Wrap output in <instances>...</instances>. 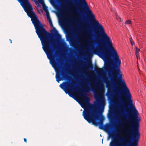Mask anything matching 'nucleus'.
I'll list each match as a JSON object with an SVG mask.
<instances>
[{"label":"nucleus","instance_id":"10","mask_svg":"<svg viewBox=\"0 0 146 146\" xmlns=\"http://www.w3.org/2000/svg\"><path fill=\"white\" fill-rule=\"evenodd\" d=\"M56 81L58 83L60 81L63 80L62 79V77H60V75L59 74H56Z\"/></svg>","mask_w":146,"mask_h":146},{"label":"nucleus","instance_id":"7","mask_svg":"<svg viewBox=\"0 0 146 146\" xmlns=\"http://www.w3.org/2000/svg\"><path fill=\"white\" fill-rule=\"evenodd\" d=\"M38 1L42 5V9L46 13H48L49 12L48 9V7L45 5L43 0H38Z\"/></svg>","mask_w":146,"mask_h":146},{"label":"nucleus","instance_id":"13","mask_svg":"<svg viewBox=\"0 0 146 146\" xmlns=\"http://www.w3.org/2000/svg\"><path fill=\"white\" fill-rule=\"evenodd\" d=\"M85 91L86 92H89L90 91L89 87L88 86L86 87L85 88Z\"/></svg>","mask_w":146,"mask_h":146},{"label":"nucleus","instance_id":"6","mask_svg":"<svg viewBox=\"0 0 146 146\" xmlns=\"http://www.w3.org/2000/svg\"><path fill=\"white\" fill-rule=\"evenodd\" d=\"M70 8L72 10V11H73V13L75 15V17L76 18H77L79 14L76 12V9L75 8V6L74 4H72L70 7Z\"/></svg>","mask_w":146,"mask_h":146},{"label":"nucleus","instance_id":"18","mask_svg":"<svg viewBox=\"0 0 146 146\" xmlns=\"http://www.w3.org/2000/svg\"><path fill=\"white\" fill-rule=\"evenodd\" d=\"M130 42H131V44H132V45H133V44H134V43H133V42H132V39H130Z\"/></svg>","mask_w":146,"mask_h":146},{"label":"nucleus","instance_id":"19","mask_svg":"<svg viewBox=\"0 0 146 146\" xmlns=\"http://www.w3.org/2000/svg\"><path fill=\"white\" fill-rule=\"evenodd\" d=\"M91 54V53L90 52H86V54L88 56H89L90 55V54Z\"/></svg>","mask_w":146,"mask_h":146},{"label":"nucleus","instance_id":"8","mask_svg":"<svg viewBox=\"0 0 146 146\" xmlns=\"http://www.w3.org/2000/svg\"><path fill=\"white\" fill-rule=\"evenodd\" d=\"M110 146H121V145L118 142L116 141L115 140H114L110 142Z\"/></svg>","mask_w":146,"mask_h":146},{"label":"nucleus","instance_id":"14","mask_svg":"<svg viewBox=\"0 0 146 146\" xmlns=\"http://www.w3.org/2000/svg\"><path fill=\"white\" fill-rule=\"evenodd\" d=\"M116 17L117 20L118 21L120 22L121 21V19L120 17L117 14H116Z\"/></svg>","mask_w":146,"mask_h":146},{"label":"nucleus","instance_id":"9","mask_svg":"<svg viewBox=\"0 0 146 146\" xmlns=\"http://www.w3.org/2000/svg\"><path fill=\"white\" fill-rule=\"evenodd\" d=\"M46 14L47 20L49 23L50 26L51 27H53V25L52 22V21L49 15V13H46Z\"/></svg>","mask_w":146,"mask_h":146},{"label":"nucleus","instance_id":"26","mask_svg":"<svg viewBox=\"0 0 146 146\" xmlns=\"http://www.w3.org/2000/svg\"><path fill=\"white\" fill-rule=\"evenodd\" d=\"M65 77H65V76H63V78H65Z\"/></svg>","mask_w":146,"mask_h":146},{"label":"nucleus","instance_id":"1","mask_svg":"<svg viewBox=\"0 0 146 146\" xmlns=\"http://www.w3.org/2000/svg\"><path fill=\"white\" fill-rule=\"evenodd\" d=\"M28 15L31 18V20L36 29V32L40 39H50V35L44 29L43 26L39 20L38 17L33 11L32 5L29 3V0H19Z\"/></svg>","mask_w":146,"mask_h":146},{"label":"nucleus","instance_id":"3","mask_svg":"<svg viewBox=\"0 0 146 146\" xmlns=\"http://www.w3.org/2000/svg\"><path fill=\"white\" fill-rule=\"evenodd\" d=\"M78 93L82 97V98L80 100V102L82 107L84 109L82 114L84 118L89 123L92 122L95 125H102L103 123L102 121H96V119H97V113L92 110L94 105L90 104V98L87 96L85 93L82 94L79 92Z\"/></svg>","mask_w":146,"mask_h":146},{"label":"nucleus","instance_id":"15","mask_svg":"<svg viewBox=\"0 0 146 146\" xmlns=\"http://www.w3.org/2000/svg\"><path fill=\"white\" fill-rule=\"evenodd\" d=\"M125 24H131V21L130 20H127L125 22Z\"/></svg>","mask_w":146,"mask_h":146},{"label":"nucleus","instance_id":"23","mask_svg":"<svg viewBox=\"0 0 146 146\" xmlns=\"http://www.w3.org/2000/svg\"><path fill=\"white\" fill-rule=\"evenodd\" d=\"M10 40V41L11 42V43H12V42L11 40V39H10V40Z\"/></svg>","mask_w":146,"mask_h":146},{"label":"nucleus","instance_id":"22","mask_svg":"<svg viewBox=\"0 0 146 146\" xmlns=\"http://www.w3.org/2000/svg\"><path fill=\"white\" fill-rule=\"evenodd\" d=\"M24 141L25 142H27V139L26 138H24Z\"/></svg>","mask_w":146,"mask_h":146},{"label":"nucleus","instance_id":"2","mask_svg":"<svg viewBox=\"0 0 146 146\" xmlns=\"http://www.w3.org/2000/svg\"><path fill=\"white\" fill-rule=\"evenodd\" d=\"M123 129V136L124 142L127 146H138L140 137L139 124H120Z\"/></svg>","mask_w":146,"mask_h":146},{"label":"nucleus","instance_id":"17","mask_svg":"<svg viewBox=\"0 0 146 146\" xmlns=\"http://www.w3.org/2000/svg\"><path fill=\"white\" fill-rule=\"evenodd\" d=\"M87 66L89 67L93 68V66L91 64H89Z\"/></svg>","mask_w":146,"mask_h":146},{"label":"nucleus","instance_id":"5","mask_svg":"<svg viewBox=\"0 0 146 146\" xmlns=\"http://www.w3.org/2000/svg\"><path fill=\"white\" fill-rule=\"evenodd\" d=\"M60 87L66 92H68L70 96L74 98L75 96L74 92L76 90L74 86L72 83L68 82H64L60 84Z\"/></svg>","mask_w":146,"mask_h":146},{"label":"nucleus","instance_id":"12","mask_svg":"<svg viewBox=\"0 0 146 146\" xmlns=\"http://www.w3.org/2000/svg\"><path fill=\"white\" fill-rule=\"evenodd\" d=\"M135 54L136 56H137L138 54H139V52L140 51V49L138 48L137 47H135Z\"/></svg>","mask_w":146,"mask_h":146},{"label":"nucleus","instance_id":"11","mask_svg":"<svg viewBox=\"0 0 146 146\" xmlns=\"http://www.w3.org/2000/svg\"><path fill=\"white\" fill-rule=\"evenodd\" d=\"M95 70L98 73H102L104 72L103 69L102 68H97L95 69Z\"/></svg>","mask_w":146,"mask_h":146},{"label":"nucleus","instance_id":"21","mask_svg":"<svg viewBox=\"0 0 146 146\" xmlns=\"http://www.w3.org/2000/svg\"><path fill=\"white\" fill-rule=\"evenodd\" d=\"M52 63L53 64H55V62L54 61V60H52Z\"/></svg>","mask_w":146,"mask_h":146},{"label":"nucleus","instance_id":"24","mask_svg":"<svg viewBox=\"0 0 146 146\" xmlns=\"http://www.w3.org/2000/svg\"><path fill=\"white\" fill-rule=\"evenodd\" d=\"M35 3L37 5L38 4V3H37V2H35Z\"/></svg>","mask_w":146,"mask_h":146},{"label":"nucleus","instance_id":"4","mask_svg":"<svg viewBox=\"0 0 146 146\" xmlns=\"http://www.w3.org/2000/svg\"><path fill=\"white\" fill-rule=\"evenodd\" d=\"M104 86L102 83H100L96 87V89L94 91V97L96 100V105L99 108L104 106L105 104V100L103 92L104 91Z\"/></svg>","mask_w":146,"mask_h":146},{"label":"nucleus","instance_id":"20","mask_svg":"<svg viewBox=\"0 0 146 146\" xmlns=\"http://www.w3.org/2000/svg\"><path fill=\"white\" fill-rule=\"evenodd\" d=\"M136 57H137V60L139 59H140V58L139 54H138V55H137V56H136Z\"/></svg>","mask_w":146,"mask_h":146},{"label":"nucleus","instance_id":"25","mask_svg":"<svg viewBox=\"0 0 146 146\" xmlns=\"http://www.w3.org/2000/svg\"><path fill=\"white\" fill-rule=\"evenodd\" d=\"M111 137H113V136H112V135H111Z\"/></svg>","mask_w":146,"mask_h":146},{"label":"nucleus","instance_id":"16","mask_svg":"<svg viewBox=\"0 0 146 146\" xmlns=\"http://www.w3.org/2000/svg\"><path fill=\"white\" fill-rule=\"evenodd\" d=\"M104 81L105 83H106L107 86H108L109 85V82L107 81V80L106 79V78L104 79Z\"/></svg>","mask_w":146,"mask_h":146}]
</instances>
